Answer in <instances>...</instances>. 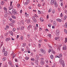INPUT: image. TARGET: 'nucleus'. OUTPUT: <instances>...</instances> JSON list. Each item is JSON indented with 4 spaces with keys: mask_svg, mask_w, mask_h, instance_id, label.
Instances as JSON below:
<instances>
[{
    "mask_svg": "<svg viewBox=\"0 0 67 67\" xmlns=\"http://www.w3.org/2000/svg\"><path fill=\"white\" fill-rule=\"evenodd\" d=\"M59 62L60 63H61V65H62L63 67L65 66V63L64 60H62V59H60L59 60Z\"/></svg>",
    "mask_w": 67,
    "mask_h": 67,
    "instance_id": "obj_1",
    "label": "nucleus"
},
{
    "mask_svg": "<svg viewBox=\"0 0 67 67\" xmlns=\"http://www.w3.org/2000/svg\"><path fill=\"white\" fill-rule=\"evenodd\" d=\"M12 12L13 13V15H15V14H17L16 11L15 10V9H13L12 10Z\"/></svg>",
    "mask_w": 67,
    "mask_h": 67,
    "instance_id": "obj_2",
    "label": "nucleus"
},
{
    "mask_svg": "<svg viewBox=\"0 0 67 67\" xmlns=\"http://www.w3.org/2000/svg\"><path fill=\"white\" fill-rule=\"evenodd\" d=\"M60 33V31H59V30H56V35L57 36H58V35H59V34Z\"/></svg>",
    "mask_w": 67,
    "mask_h": 67,
    "instance_id": "obj_3",
    "label": "nucleus"
},
{
    "mask_svg": "<svg viewBox=\"0 0 67 67\" xmlns=\"http://www.w3.org/2000/svg\"><path fill=\"white\" fill-rule=\"evenodd\" d=\"M40 51L42 53H43L45 54L46 52H45V50H43V49H40Z\"/></svg>",
    "mask_w": 67,
    "mask_h": 67,
    "instance_id": "obj_4",
    "label": "nucleus"
},
{
    "mask_svg": "<svg viewBox=\"0 0 67 67\" xmlns=\"http://www.w3.org/2000/svg\"><path fill=\"white\" fill-rule=\"evenodd\" d=\"M3 9L4 10L5 13H7L8 12V9H7V8L5 7L3 8Z\"/></svg>",
    "mask_w": 67,
    "mask_h": 67,
    "instance_id": "obj_5",
    "label": "nucleus"
},
{
    "mask_svg": "<svg viewBox=\"0 0 67 67\" xmlns=\"http://www.w3.org/2000/svg\"><path fill=\"white\" fill-rule=\"evenodd\" d=\"M32 20L34 21V22L35 23H36L37 21H36V18L35 17H32Z\"/></svg>",
    "mask_w": 67,
    "mask_h": 67,
    "instance_id": "obj_6",
    "label": "nucleus"
},
{
    "mask_svg": "<svg viewBox=\"0 0 67 67\" xmlns=\"http://www.w3.org/2000/svg\"><path fill=\"white\" fill-rule=\"evenodd\" d=\"M9 20H10V21H11L12 23H15V21L12 20V19L11 18H9Z\"/></svg>",
    "mask_w": 67,
    "mask_h": 67,
    "instance_id": "obj_7",
    "label": "nucleus"
},
{
    "mask_svg": "<svg viewBox=\"0 0 67 67\" xmlns=\"http://www.w3.org/2000/svg\"><path fill=\"white\" fill-rule=\"evenodd\" d=\"M31 28H32V26L31 25H30L28 27L27 29L28 30H30Z\"/></svg>",
    "mask_w": 67,
    "mask_h": 67,
    "instance_id": "obj_8",
    "label": "nucleus"
},
{
    "mask_svg": "<svg viewBox=\"0 0 67 67\" xmlns=\"http://www.w3.org/2000/svg\"><path fill=\"white\" fill-rule=\"evenodd\" d=\"M54 4L55 7H56V8H57V7H58V4H57L56 2H54Z\"/></svg>",
    "mask_w": 67,
    "mask_h": 67,
    "instance_id": "obj_9",
    "label": "nucleus"
},
{
    "mask_svg": "<svg viewBox=\"0 0 67 67\" xmlns=\"http://www.w3.org/2000/svg\"><path fill=\"white\" fill-rule=\"evenodd\" d=\"M54 3V0H51V5H53Z\"/></svg>",
    "mask_w": 67,
    "mask_h": 67,
    "instance_id": "obj_10",
    "label": "nucleus"
},
{
    "mask_svg": "<svg viewBox=\"0 0 67 67\" xmlns=\"http://www.w3.org/2000/svg\"><path fill=\"white\" fill-rule=\"evenodd\" d=\"M4 4V2L3 1H2L1 2V5H3Z\"/></svg>",
    "mask_w": 67,
    "mask_h": 67,
    "instance_id": "obj_11",
    "label": "nucleus"
},
{
    "mask_svg": "<svg viewBox=\"0 0 67 67\" xmlns=\"http://www.w3.org/2000/svg\"><path fill=\"white\" fill-rule=\"evenodd\" d=\"M63 50H66V46L64 45L63 48Z\"/></svg>",
    "mask_w": 67,
    "mask_h": 67,
    "instance_id": "obj_12",
    "label": "nucleus"
},
{
    "mask_svg": "<svg viewBox=\"0 0 67 67\" xmlns=\"http://www.w3.org/2000/svg\"><path fill=\"white\" fill-rule=\"evenodd\" d=\"M57 21L59 22H61L62 21V20L61 19H60L59 18L58 19H57Z\"/></svg>",
    "mask_w": 67,
    "mask_h": 67,
    "instance_id": "obj_13",
    "label": "nucleus"
},
{
    "mask_svg": "<svg viewBox=\"0 0 67 67\" xmlns=\"http://www.w3.org/2000/svg\"><path fill=\"white\" fill-rule=\"evenodd\" d=\"M53 24L54 26H56V25H57V23H56L55 21H54L53 22Z\"/></svg>",
    "mask_w": 67,
    "mask_h": 67,
    "instance_id": "obj_14",
    "label": "nucleus"
},
{
    "mask_svg": "<svg viewBox=\"0 0 67 67\" xmlns=\"http://www.w3.org/2000/svg\"><path fill=\"white\" fill-rule=\"evenodd\" d=\"M44 63H45L44 61H41L40 62V64L41 65H44Z\"/></svg>",
    "mask_w": 67,
    "mask_h": 67,
    "instance_id": "obj_15",
    "label": "nucleus"
},
{
    "mask_svg": "<svg viewBox=\"0 0 67 67\" xmlns=\"http://www.w3.org/2000/svg\"><path fill=\"white\" fill-rule=\"evenodd\" d=\"M10 38H7L5 40V41L7 42H8V41H10Z\"/></svg>",
    "mask_w": 67,
    "mask_h": 67,
    "instance_id": "obj_16",
    "label": "nucleus"
},
{
    "mask_svg": "<svg viewBox=\"0 0 67 67\" xmlns=\"http://www.w3.org/2000/svg\"><path fill=\"white\" fill-rule=\"evenodd\" d=\"M8 64L9 65H10V66H12V62L11 61H10L8 62Z\"/></svg>",
    "mask_w": 67,
    "mask_h": 67,
    "instance_id": "obj_17",
    "label": "nucleus"
},
{
    "mask_svg": "<svg viewBox=\"0 0 67 67\" xmlns=\"http://www.w3.org/2000/svg\"><path fill=\"white\" fill-rule=\"evenodd\" d=\"M7 54H8V53H7V51H5L4 53V56H7Z\"/></svg>",
    "mask_w": 67,
    "mask_h": 67,
    "instance_id": "obj_18",
    "label": "nucleus"
},
{
    "mask_svg": "<svg viewBox=\"0 0 67 67\" xmlns=\"http://www.w3.org/2000/svg\"><path fill=\"white\" fill-rule=\"evenodd\" d=\"M50 58H51V59H54V56L53 55H51L50 56Z\"/></svg>",
    "mask_w": 67,
    "mask_h": 67,
    "instance_id": "obj_19",
    "label": "nucleus"
},
{
    "mask_svg": "<svg viewBox=\"0 0 67 67\" xmlns=\"http://www.w3.org/2000/svg\"><path fill=\"white\" fill-rule=\"evenodd\" d=\"M24 27L21 26V28H20V29L21 30H24Z\"/></svg>",
    "mask_w": 67,
    "mask_h": 67,
    "instance_id": "obj_20",
    "label": "nucleus"
},
{
    "mask_svg": "<svg viewBox=\"0 0 67 67\" xmlns=\"http://www.w3.org/2000/svg\"><path fill=\"white\" fill-rule=\"evenodd\" d=\"M62 54H59V55L58 58H61V57H62Z\"/></svg>",
    "mask_w": 67,
    "mask_h": 67,
    "instance_id": "obj_21",
    "label": "nucleus"
},
{
    "mask_svg": "<svg viewBox=\"0 0 67 67\" xmlns=\"http://www.w3.org/2000/svg\"><path fill=\"white\" fill-rule=\"evenodd\" d=\"M40 20L41 22H43V21H44V20H43V19L42 18H40Z\"/></svg>",
    "mask_w": 67,
    "mask_h": 67,
    "instance_id": "obj_22",
    "label": "nucleus"
},
{
    "mask_svg": "<svg viewBox=\"0 0 67 67\" xmlns=\"http://www.w3.org/2000/svg\"><path fill=\"white\" fill-rule=\"evenodd\" d=\"M26 46V44L25 43H23L22 44V46H23V47H24L25 46Z\"/></svg>",
    "mask_w": 67,
    "mask_h": 67,
    "instance_id": "obj_23",
    "label": "nucleus"
},
{
    "mask_svg": "<svg viewBox=\"0 0 67 67\" xmlns=\"http://www.w3.org/2000/svg\"><path fill=\"white\" fill-rule=\"evenodd\" d=\"M57 49L58 51H60V48L59 47H58L57 48Z\"/></svg>",
    "mask_w": 67,
    "mask_h": 67,
    "instance_id": "obj_24",
    "label": "nucleus"
},
{
    "mask_svg": "<svg viewBox=\"0 0 67 67\" xmlns=\"http://www.w3.org/2000/svg\"><path fill=\"white\" fill-rule=\"evenodd\" d=\"M6 60V57H5L2 59V60L3 61H5Z\"/></svg>",
    "mask_w": 67,
    "mask_h": 67,
    "instance_id": "obj_25",
    "label": "nucleus"
},
{
    "mask_svg": "<svg viewBox=\"0 0 67 67\" xmlns=\"http://www.w3.org/2000/svg\"><path fill=\"white\" fill-rule=\"evenodd\" d=\"M59 38V37H55V40H56V41L57 40V39H58Z\"/></svg>",
    "mask_w": 67,
    "mask_h": 67,
    "instance_id": "obj_26",
    "label": "nucleus"
},
{
    "mask_svg": "<svg viewBox=\"0 0 67 67\" xmlns=\"http://www.w3.org/2000/svg\"><path fill=\"white\" fill-rule=\"evenodd\" d=\"M9 25L11 26H13V23H10L9 24Z\"/></svg>",
    "mask_w": 67,
    "mask_h": 67,
    "instance_id": "obj_27",
    "label": "nucleus"
},
{
    "mask_svg": "<svg viewBox=\"0 0 67 67\" xmlns=\"http://www.w3.org/2000/svg\"><path fill=\"white\" fill-rule=\"evenodd\" d=\"M1 44L0 47V48H1V47H2V45H3V42H1Z\"/></svg>",
    "mask_w": 67,
    "mask_h": 67,
    "instance_id": "obj_28",
    "label": "nucleus"
},
{
    "mask_svg": "<svg viewBox=\"0 0 67 67\" xmlns=\"http://www.w3.org/2000/svg\"><path fill=\"white\" fill-rule=\"evenodd\" d=\"M67 38H65V41H64V43H67Z\"/></svg>",
    "mask_w": 67,
    "mask_h": 67,
    "instance_id": "obj_29",
    "label": "nucleus"
},
{
    "mask_svg": "<svg viewBox=\"0 0 67 67\" xmlns=\"http://www.w3.org/2000/svg\"><path fill=\"white\" fill-rule=\"evenodd\" d=\"M66 19H67V16L66 15L64 17V20H66Z\"/></svg>",
    "mask_w": 67,
    "mask_h": 67,
    "instance_id": "obj_30",
    "label": "nucleus"
},
{
    "mask_svg": "<svg viewBox=\"0 0 67 67\" xmlns=\"http://www.w3.org/2000/svg\"><path fill=\"white\" fill-rule=\"evenodd\" d=\"M30 22H31V20H30V19H28L27 21V23H30Z\"/></svg>",
    "mask_w": 67,
    "mask_h": 67,
    "instance_id": "obj_31",
    "label": "nucleus"
},
{
    "mask_svg": "<svg viewBox=\"0 0 67 67\" xmlns=\"http://www.w3.org/2000/svg\"><path fill=\"white\" fill-rule=\"evenodd\" d=\"M17 6L18 8H20V4H17Z\"/></svg>",
    "mask_w": 67,
    "mask_h": 67,
    "instance_id": "obj_32",
    "label": "nucleus"
},
{
    "mask_svg": "<svg viewBox=\"0 0 67 67\" xmlns=\"http://www.w3.org/2000/svg\"><path fill=\"white\" fill-rule=\"evenodd\" d=\"M52 10V9L51 8H50L48 10V12H49L50 13V12H51V11Z\"/></svg>",
    "mask_w": 67,
    "mask_h": 67,
    "instance_id": "obj_33",
    "label": "nucleus"
},
{
    "mask_svg": "<svg viewBox=\"0 0 67 67\" xmlns=\"http://www.w3.org/2000/svg\"><path fill=\"white\" fill-rule=\"evenodd\" d=\"M10 5L11 7V8L12 9H13V6L12 4H10Z\"/></svg>",
    "mask_w": 67,
    "mask_h": 67,
    "instance_id": "obj_34",
    "label": "nucleus"
},
{
    "mask_svg": "<svg viewBox=\"0 0 67 67\" xmlns=\"http://www.w3.org/2000/svg\"><path fill=\"white\" fill-rule=\"evenodd\" d=\"M44 60V58H42L40 59V60L43 61Z\"/></svg>",
    "mask_w": 67,
    "mask_h": 67,
    "instance_id": "obj_35",
    "label": "nucleus"
},
{
    "mask_svg": "<svg viewBox=\"0 0 67 67\" xmlns=\"http://www.w3.org/2000/svg\"><path fill=\"white\" fill-rule=\"evenodd\" d=\"M5 51V48H3L2 50V53H4Z\"/></svg>",
    "mask_w": 67,
    "mask_h": 67,
    "instance_id": "obj_36",
    "label": "nucleus"
},
{
    "mask_svg": "<svg viewBox=\"0 0 67 67\" xmlns=\"http://www.w3.org/2000/svg\"><path fill=\"white\" fill-rule=\"evenodd\" d=\"M65 27H66V28H67V22H66L65 24Z\"/></svg>",
    "mask_w": 67,
    "mask_h": 67,
    "instance_id": "obj_37",
    "label": "nucleus"
},
{
    "mask_svg": "<svg viewBox=\"0 0 67 67\" xmlns=\"http://www.w3.org/2000/svg\"><path fill=\"white\" fill-rule=\"evenodd\" d=\"M25 58L26 60H28L29 59V58L27 57H26Z\"/></svg>",
    "mask_w": 67,
    "mask_h": 67,
    "instance_id": "obj_38",
    "label": "nucleus"
},
{
    "mask_svg": "<svg viewBox=\"0 0 67 67\" xmlns=\"http://www.w3.org/2000/svg\"><path fill=\"white\" fill-rule=\"evenodd\" d=\"M35 63H36L37 65H38V61L37 60H36L35 61Z\"/></svg>",
    "mask_w": 67,
    "mask_h": 67,
    "instance_id": "obj_39",
    "label": "nucleus"
},
{
    "mask_svg": "<svg viewBox=\"0 0 67 67\" xmlns=\"http://www.w3.org/2000/svg\"><path fill=\"white\" fill-rule=\"evenodd\" d=\"M52 53L54 54H55V51L53 50H52Z\"/></svg>",
    "mask_w": 67,
    "mask_h": 67,
    "instance_id": "obj_40",
    "label": "nucleus"
},
{
    "mask_svg": "<svg viewBox=\"0 0 67 67\" xmlns=\"http://www.w3.org/2000/svg\"><path fill=\"white\" fill-rule=\"evenodd\" d=\"M33 17H34L35 18H37V17H38V16H37L36 14H35L34 16Z\"/></svg>",
    "mask_w": 67,
    "mask_h": 67,
    "instance_id": "obj_41",
    "label": "nucleus"
},
{
    "mask_svg": "<svg viewBox=\"0 0 67 67\" xmlns=\"http://www.w3.org/2000/svg\"><path fill=\"white\" fill-rule=\"evenodd\" d=\"M12 18L13 19H16V17L15 16H12Z\"/></svg>",
    "mask_w": 67,
    "mask_h": 67,
    "instance_id": "obj_42",
    "label": "nucleus"
},
{
    "mask_svg": "<svg viewBox=\"0 0 67 67\" xmlns=\"http://www.w3.org/2000/svg\"><path fill=\"white\" fill-rule=\"evenodd\" d=\"M26 0V2L27 3H30V0Z\"/></svg>",
    "mask_w": 67,
    "mask_h": 67,
    "instance_id": "obj_43",
    "label": "nucleus"
},
{
    "mask_svg": "<svg viewBox=\"0 0 67 67\" xmlns=\"http://www.w3.org/2000/svg\"><path fill=\"white\" fill-rule=\"evenodd\" d=\"M8 14H11V12L10 11H9L8 12Z\"/></svg>",
    "mask_w": 67,
    "mask_h": 67,
    "instance_id": "obj_44",
    "label": "nucleus"
},
{
    "mask_svg": "<svg viewBox=\"0 0 67 67\" xmlns=\"http://www.w3.org/2000/svg\"><path fill=\"white\" fill-rule=\"evenodd\" d=\"M48 26L49 27H51V26H52V25L50 24H48Z\"/></svg>",
    "mask_w": 67,
    "mask_h": 67,
    "instance_id": "obj_45",
    "label": "nucleus"
},
{
    "mask_svg": "<svg viewBox=\"0 0 67 67\" xmlns=\"http://www.w3.org/2000/svg\"><path fill=\"white\" fill-rule=\"evenodd\" d=\"M51 51H52V50H51V49H49L48 52L49 53H50V52H51Z\"/></svg>",
    "mask_w": 67,
    "mask_h": 67,
    "instance_id": "obj_46",
    "label": "nucleus"
},
{
    "mask_svg": "<svg viewBox=\"0 0 67 67\" xmlns=\"http://www.w3.org/2000/svg\"><path fill=\"white\" fill-rule=\"evenodd\" d=\"M20 38L21 40H23V36H21L20 37Z\"/></svg>",
    "mask_w": 67,
    "mask_h": 67,
    "instance_id": "obj_47",
    "label": "nucleus"
},
{
    "mask_svg": "<svg viewBox=\"0 0 67 67\" xmlns=\"http://www.w3.org/2000/svg\"><path fill=\"white\" fill-rule=\"evenodd\" d=\"M55 13V10L54 9H53L52 10V13Z\"/></svg>",
    "mask_w": 67,
    "mask_h": 67,
    "instance_id": "obj_48",
    "label": "nucleus"
},
{
    "mask_svg": "<svg viewBox=\"0 0 67 67\" xmlns=\"http://www.w3.org/2000/svg\"><path fill=\"white\" fill-rule=\"evenodd\" d=\"M15 54H14L13 55V57H12V58H13V59H14V57H15Z\"/></svg>",
    "mask_w": 67,
    "mask_h": 67,
    "instance_id": "obj_49",
    "label": "nucleus"
},
{
    "mask_svg": "<svg viewBox=\"0 0 67 67\" xmlns=\"http://www.w3.org/2000/svg\"><path fill=\"white\" fill-rule=\"evenodd\" d=\"M30 37V34H27V37H28V38H29Z\"/></svg>",
    "mask_w": 67,
    "mask_h": 67,
    "instance_id": "obj_50",
    "label": "nucleus"
},
{
    "mask_svg": "<svg viewBox=\"0 0 67 67\" xmlns=\"http://www.w3.org/2000/svg\"><path fill=\"white\" fill-rule=\"evenodd\" d=\"M8 35V33L7 32L6 34H5V36H7V35Z\"/></svg>",
    "mask_w": 67,
    "mask_h": 67,
    "instance_id": "obj_51",
    "label": "nucleus"
},
{
    "mask_svg": "<svg viewBox=\"0 0 67 67\" xmlns=\"http://www.w3.org/2000/svg\"><path fill=\"white\" fill-rule=\"evenodd\" d=\"M15 28H14L13 29V32H15Z\"/></svg>",
    "mask_w": 67,
    "mask_h": 67,
    "instance_id": "obj_52",
    "label": "nucleus"
},
{
    "mask_svg": "<svg viewBox=\"0 0 67 67\" xmlns=\"http://www.w3.org/2000/svg\"><path fill=\"white\" fill-rule=\"evenodd\" d=\"M60 16L61 17H63V13H61L60 14Z\"/></svg>",
    "mask_w": 67,
    "mask_h": 67,
    "instance_id": "obj_53",
    "label": "nucleus"
},
{
    "mask_svg": "<svg viewBox=\"0 0 67 67\" xmlns=\"http://www.w3.org/2000/svg\"><path fill=\"white\" fill-rule=\"evenodd\" d=\"M60 10H61V8H60V7H59L58 8V10L59 11H60Z\"/></svg>",
    "mask_w": 67,
    "mask_h": 67,
    "instance_id": "obj_54",
    "label": "nucleus"
},
{
    "mask_svg": "<svg viewBox=\"0 0 67 67\" xmlns=\"http://www.w3.org/2000/svg\"><path fill=\"white\" fill-rule=\"evenodd\" d=\"M8 8L9 10H11V8L10 7H8Z\"/></svg>",
    "mask_w": 67,
    "mask_h": 67,
    "instance_id": "obj_55",
    "label": "nucleus"
},
{
    "mask_svg": "<svg viewBox=\"0 0 67 67\" xmlns=\"http://www.w3.org/2000/svg\"><path fill=\"white\" fill-rule=\"evenodd\" d=\"M27 4H28V3H24V4L25 5H27Z\"/></svg>",
    "mask_w": 67,
    "mask_h": 67,
    "instance_id": "obj_56",
    "label": "nucleus"
},
{
    "mask_svg": "<svg viewBox=\"0 0 67 67\" xmlns=\"http://www.w3.org/2000/svg\"><path fill=\"white\" fill-rule=\"evenodd\" d=\"M38 46H39V48H40L41 47V45L40 44H38Z\"/></svg>",
    "mask_w": 67,
    "mask_h": 67,
    "instance_id": "obj_57",
    "label": "nucleus"
},
{
    "mask_svg": "<svg viewBox=\"0 0 67 67\" xmlns=\"http://www.w3.org/2000/svg\"><path fill=\"white\" fill-rule=\"evenodd\" d=\"M45 5V3H42V5H43V6H44Z\"/></svg>",
    "mask_w": 67,
    "mask_h": 67,
    "instance_id": "obj_58",
    "label": "nucleus"
},
{
    "mask_svg": "<svg viewBox=\"0 0 67 67\" xmlns=\"http://www.w3.org/2000/svg\"><path fill=\"white\" fill-rule=\"evenodd\" d=\"M48 46H49V47L50 48H51V49H52V47H51V45H50L48 44Z\"/></svg>",
    "mask_w": 67,
    "mask_h": 67,
    "instance_id": "obj_59",
    "label": "nucleus"
},
{
    "mask_svg": "<svg viewBox=\"0 0 67 67\" xmlns=\"http://www.w3.org/2000/svg\"><path fill=\"white\" fill-rule=\"evenodd\" d=\"M31 60H32V61H34V58H32V59H31Z\"/></svg>",
    "mask_w": 67,
    "mask_h": 67,
    "instance_id": "obj_60",
    "label": "nucleus"
},
{
    "mask_svg": "<svg viewBox=\"0 0 67 67\" xmlns=\"http://www.w3.org/2000/svg\"><path fill=\"white\" fill-rule=\"evenodd\" d=\"M49 38H51V37H52V36L50 34H49Z\"/></svg>",
    "mask_w": 67,
    "mask_h": 67,
    "instance_id": "obj_61",
    "label": "nucleus"
},
{
    "mask_svg": "<svg viewBox=\"0 0 67 67\" xmlns=\"http://www.w3.org/2000/svg\"><path fill=\"white\" fill-rule=\"evenodd\" d=\"M38 14H40L41 13V11L40 10H38Z\"/></svg>",
    "mask_w": 67,
    "mask_h": 67,
    "instance_id": "obj_62",
    "label": "nucleus"
},
{
    "mask_svg": "<svg viewBox=\"0 0 67 67\" xmlns=\"http://www.w3.org/2000/svg\"><path fill=\"white\" fill-rule=\"evenodd\" d=\"M10 34L11 35H13V33L12 32H11L10 33Z\"/></svg>",
    "mask_w": 67,
    "mask_h": 67,
    "instance_id": "obj_63",
    "label": "nucleus"
},
{
    "mask_svg": "<svg viewBox=\"0 0 67 67\" xmlns=\"http://www.w3.org/2000/svg\"><path fill=\"white\" fill-rule=\"evenodd\" d=\"M11 67H15V66H14V65H11Z\"/></svg>",
    "mask_w": 67,
    "mask_h": 67,
    "instance_id": "obj_64",
    "label": "nucleus"
}]
</instances>
